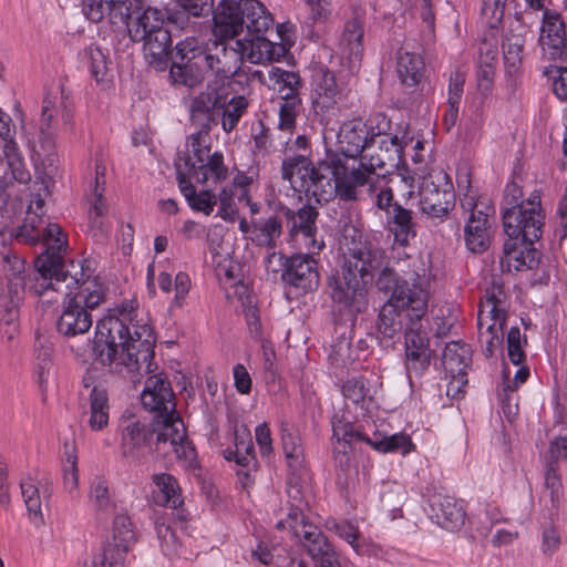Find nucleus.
I'll return each instance as SVG.
<instances>
[{"label":"nucleus","instance_id":"f257e3e1","mask_svg":"<svg viewBox=\"0 0 567 567\" xmlns=\"http://www.w3.org/2000/svg\"><path fill=\"white\" fill-rule=\"evenodd\" d=\"M390 121L377 114L368 122L351 120L341 124L337 134V150L315 166L297 155L282 162L281 176L298 193L328 202L338 195L344 200H358L362 188L377 187L399 164L403 145L399 137L389 135Z\"/></svg>","mask_w":567,"mask_h":567},{"label":"nucleus","instance_id":"f03ea898","mask_svg":"<svg viewBox=\"0 0 567 567\" xmlns=\"http://www.w3.org/2000/svg\"><path fill=\"white\" fill-rule=\"evenodd\" d=\"M90 278L91 272L84 268L83 261H65L54 254L39 259L32 289L45 297L47 302L56 301L51 293L63 297L56 329L65 337L87 333L93 323L90 311L104 301L103 286Z\"/></svg>","mask_w":567,"mask_h":567},{"label":"nucleus","instance_id":"7ed1b4c3","mask_svg":"<svg viewBox=\"0 0 567 567\" xmlns=\"http://www.w3.org/2000/svg\"><path fill=\"white\" fill-rule=\"evenodd\" d=\"M429 270L423 260L409 258L384 266L375 286L391 293L379 312L377 330L382 339L391 340L408 326H419L427 309Z\"/></svg>","mask_w":567,"mask_h":567},{"label":"nucleus","instance_id":"20e7f679","mask_svg":"<svg viewBox=\"0 0 567 567\" xmlns=\"http://www.w3.org/2000/svg\"><path fill=\"white\" fill-rule=\"evenodd\" d=\"M96 323L94 352L104 365H124L138 370L141 362L153 357V330L134 301L118 306Z\"/></svg>","mask_w":567,"mask_h":567},{"label":"nucleus","instance_id":"39448f33","mask_svg":"<svg viewBox=\"0 0 567 567\" xmlns=\"http://www.w3.org/2000/svg\"><path fill=\"white\" fill-rule=\"evenodd\" d=\"M341 223L339 244L344 261L341 274L329 279L330 296L344 308L361 311L367 303V286L373 279V272L384 268L385 255L351 218Z\"/></svg>","mask_w":567,"mask_h":567},{"label":"nucleus","instance_id":"423d86ee","mask_svg":"<svg viewBox=\"0 0 567 567\" xmlns=\"http://www.w3.org/2000/svg\"><path fill=\"white\" fill-rule=\"evenodd\" d=\"M513 192L512 207L503 213V225L508 239L504 243V257L502 267L516 271L524 267L532 269L537 264V251L533 244L542 236L545 215L540 206V197L533 194L527 200L517 203L520 190L512 185L507 188Z\"/></svg>","mask_w":567,"mask_h":567},{"label":"nucleus","instance_id":"0eeeda50","mask_svg":"<svg viewBox=\"0 0 567 567\" xmlns=\"http://www.w3.org/2000/svg\"><path fill=\"white\" fill-rule=\"evenodd\" d=\"M195 130L187 137L185 150L178 153L175 161L177 178H193L207 186L224 183L229 177V169L225 165L223 153L212 152V130Z\"/></svg>","mask_w":567,"mask_h":567},{"label":"nucleus","instance_id":"6e6552de","mask_svg":"<svg viewBox=\"0 0 567 567\" xmlns=\"http://www.w3.org/2000/svg\"><path fill=\"white\" fill-rule=\"evenodd\" d=\"M4 234L0 233V258L3 268V277L0 278V307L4 315L2 321L9 327V339H12L17 330L16 319L18 307L23 299L25 288V262L12 249L4 245Z\"/></svg>","mask_w":567,"mask_h":567},{"label":"nucleus","instance_id":"1a4fd4ad","mask_svg":"<svg viewBox=\"0 0 567 567\" xmlns=\"http://www.w3.org/2000/svg\"><path fill=\"white\" fill-rule=\"evenodd\" d=\"M247 75L216 78L208 82L205 90L194 96L189 103V120L195 128L212 130L216 125L215 111L230 100V95H240L237 86L248 83ZM244 90V87H241Z\"/></svg>","mask_w":567,"mask_h":567},{"label":"nucleus","instance_id":"9d476101","mask_svg":"<svg viewBox=\"0 0 567 567\" xmlns=\"http://www.w3.org/2000/svg\"><path fill=\"white\" fill-rule=\"evenodd\" d=\"M332 437L336 440L334 458L340 466H347L349 463V450L353 442L363 441L380 452H401L408 454L413 444L410 436L398 433L390 436L373 439L365 436L361 431L354 427L350 422H343L334 416L332 419Z\"/></svg>","mask_w":567,"mask_h":567},{"label":"nucleus","instance_id":"9b49d317","mask_svg":"<svg viewBox=\"0 0 567 567\" xmlns=\"http://www.w3.org/2000/svg\"><path fill=\"white\" fill-rule=\"evenodd\" d=\"M502 295L501 290L498 293L487 291L485 299L480 303L478 340L487 358H491L496 349L502 348L504 341L506 311Z\"/></svg>","mask_w":567,"mask_h":567},{"label":"nucleus","instance_id":"f8f14e48","mask_svg":"<svg viewBox=\"0 0 567 567\" xmlns=\"http://www.w3.org/2000/svg\"><path fill=\"white\" fill-rule=\"evenodd\" d=\"M420 207L431 219L442 220L453 209L455 194L449 175L443 169H432L420 187Z\"/></svg>","mask_w":567,"mask_h":567},{"label":"nucleus","instance_id":"ddd939ff","mask_svg":"<svg viewBox=\"0 0 567 567\" xmlns=\"http://www.w3.org/2000/svg\"><path fill=\"white\" fill-rule=\"evenodd\" d=\"M461 207L468 213L464 228L466 247L473 252L481 254L491 244L492 233L488 217L494 209L485 203L477 202L474 194H465L461 198Z\"/></svg>","mask_w":567,"mask_h":567},{"label":"nucleus","instance_id":"4468645a","mask_svg":"<svg viewBox=\"0 0 567 567\" xmlns=\"http://www.w3.org/2000/svg\"><path fill=\"white\" fill-rule=\"evenodd\" d=\"M155 433L154 453L161 456L173 453L176 458L187 463L196 458L195 449L187 440L185 426L179 416L158 422Z\"/></svg>","mask_w":567,"mask_h":567},{"label":"nucleus","instance_id":"2eb2a0df","mask_svg":"<svg viewBox=\"0 0 567 567\" xmlns=\"http://www.w3.org/2000/svg\"><path fill=\"white\" fill-rule=\"evenodd\" d=\"M43 223L42 216L35 213H27L24 223L19 227L16 238L27 244H37L41 238L47 245L44 254L38 257L35 266L38 267L39 259L45 255H58L62 260L61 251L66 246V237L62 233V228L58 224H48L44 230L40 229Z\"/></svg>","mask_w":567,"mask_h":567},{"label":"nucleus","instance_id":"dca6fc26","mask_svg":"<svg viewBox=\"0 0 567 567\" xmlns=\"http://www.w3.org/2000/svg\"><path fill=\"white\" fill-rule=\"evenodd\" d=\"M84 13L93 22L107 19L115 27H126L142 10L141 0H83Z\"/></svg>","mask_w":567,"mask_h":567},{"label":"nucleus","instance_id":"f3484780","mask_svg":"<svg viewBox=\"0 0 567 567\" xmlns=\"http://www.w3.org/2000/svg\"><path fill=\"white\" fill-rule=\"evenodd\" d=\"M155 434V429H151L140 421L127 422L122 430V455L130 462H143L154 453Z\"/></svg>","mask_w":567,"mask_h":567},{"label":"nucleus","instance_id":"a211bd4d","mask_svg":"<svg viewBox=\"0 0 567 567\" xmlns=\"http://www.w3.org/2000/svg\"><path fill=\"white\" fill-rule=\"evenodd\" d=\"M141 401L145 409L157 413L159 422L178 416L171 384L162 375L147 378Z\"/></svg>","mask_w":567,"mask_h":567},{"label":"nucleus","instance_id":"6ab92c4d","mask_svg":"<svg viewBox=\"0 0 567 567\" xmlns=\"http://www.w3.org/2000/svg\"><path fill=\"white\" fill-rule=\"evenodd\" d=\"M282 280L302 292H310L319 286L318 262L310 254H296L287 258Z\"/></svg>","mask_w":567,"mask_h":567},{"label":"nucleus","instance_id":"aec40b11","mask_svg":"<svg viewBox=\"0 0 567 567\" xmlns=\"http://www.w3.org/2000/svg\"><path fill=\"white\" fill-rule=\"evenodd\" d=\"M472 360L470 346L460 341H453L446 344L443 352V365L451 381L447 385V395L452 393L455 396L467 383V368Z\"/></svg>","mask_w":567,"mask_h":567},{"label":"nucleus","instance_id":"412c9836","mask_svg":"<svg viewBox=\"0 0 567 567\" xmlns=\"http://www.w3.org/2000/svg\"><path fill=\"white\" fill-rule=\"evenodd\" d=\"M405 367L409 377L412 374L422 375L429 369L432 358L429 338L422 330V323L419 326H408L405 331Z\"/></svg>","mask_w":567,"mask_h":567},{"label":"nucleus","instance_id":"4be33fe9","mask_svg":"<svg viewBox=\"0 0 567 567\" xmlns=\"http://www.w3.org/2000/svg\"><path fill=\"white\" fill-rule=\"evenodd\" d=\"M243 60L255 64L279 61L287 53L284 44L272 42L261 34L250 33L236 41Z\"/></svg>","mask_w":567,"mask_h":567},{"label":"nucleus","instance_id":"5701e85b","mask_svg":"<svg viewBox=\"0 0 567 567\" xmlns=\"http://www.w3.org/2000/svg\"><path fill=\"white\" fill-rule=\"evenodd\" d=\"M431 518L447 530H458L465 523L466 513L462 502L455 497L435 492L429 499Z\"/></svg>","mask_w":567,"mask_h":567},{"label":"nucleus","instance_id":"b1692460","mask_svg":"<svg viewBox=\"0 0 567 567\" xmlns=\"http://www.w3.org/2000/svg\"><path fill=\"white\" fill-rule=\"evenodd\" d=\"M204 61L206 68L215 72L216 78L245 75L239 72L243 55L237 45L234 48L215 42L214 48L206 52Z\"/></svg>","mask_w":567,"mask_h":567},{"label":"nucleus","instance_id":"393cba45","mask_svg":"<svg viewBox=\"0 0 567 567\" xmlns=\"http://www.w3.org/2000/svg\"><path fill=\"white\" fill-rule=\"evenodd\" d=\"M538 42L544 54H548L550 60L561 56L566 45V29L558 13L548 10L544 12Z\"/></svg>","mask_w":567,"mask_h":567},{"label":"nucleus","instance_id":"a878e982","mask_svg":"<svg viewBox=\"0 0 567 567\" xmlns=\"http://www.w3.org/2000/svg\"><path fill=\"white\" fill-rule=\"evenodd\" d=\"M364 11L355 9L346 22L339 47L350 63L359 62L363 55Z\"/></svg>","mask_w":567,"mask_h":567},{"label":"nucleus","instance_id":"bb28decb","mask_svg":"<svg viewBox=\"0 0 567 567\" xmlns=\"http://www.w3.org/2000/svg\"><path fill=\"white\" fill-rule=\"evenodd\" d=\"M239 0H223L214 11L215 31L220 38L234 39L245 32Z\"/></svg>","mask_w":567,"mask_h":567},{"label":"nucleus","instance_id":"cd10ccee","mask_svg":"<svg viewBox=\"0 0 567 567\" xmlns=\"http://www.w3.org/2000/svg\"><path fill=\"white\" fill-rule=\"evenodd\" d=\"M342 99V90L330 71L318 74L312 93V106L318 115H324L336 107Z\"/></svg>","mask_w":567,"mask_h":567},{"label":"nucleus","instance_id":"c85d7f7f","mask_svg":"<svg viewBox=\"0 0 567 567\" xmlns=\"http://www.w3.org/2000/svg\"><path fill=\"white\" fill-rule=\"evenodd\" d=\"M287 219L290 223V234H302L306 238V246L312 250L320 251L323 241L316 239L318 212L313 206L305 205L297 212L287 210Z\"/></svg>","mask_w":567,"mask_h":567},{"label":"nucleus","instance_id":"c756f323","mask_svg":"<svg viewBox=\"0 0 567 567\" xmlns=\"http://www.w3.org/2000/svg\"><path fill=\"white\" fill-rule=\"evenodd\" d=\"M254 76H258L270 90L277 92L281 100L299 99L301 79L297 72L272 66L268 73V80H265L260 71H255Z\"/></svg>","mask_w":567,"mask_h":567},{"label":"nucleus","instance_id":"7c9ffc66","mask_svg":"<svg viewBox=\"0 0 567 567\" xmlns=\"http://www.w3.org/2000/svg\"><path fill=\"white\" fill-rule=\"evenodd\" d=\"M143 53L147 63L155 70H163L167 63L172 38L166 28L157 30V32L142 39Z\"/></svg>","mask_w":567,"mask_h":567},{"label":"nucleus","instance_id":"2f4dec72","mask_svg":"<svg viewBox=\"0 0 567 567\" xmlns=\"http://www.w3.org/2000/svg\"><path fill=\"white\" fill-rule=\"evenodd\" d=\"M246 34H262L274 24V18L258 0H239Z\"/></svg>","mask_w":567,"mask_h":567},{"label":"nucleus","instance_id":"473e14b6","mask_svg":"<svg viewBox=\"0 0 567 567\" xmlns=\"http://www.w3.org/2000/svg\"><path fill=\"white\" fill-rule=\"evenodd\" d=\"M164 14L155 8L142 9L135 13L134 18L126 25L130 38L135 42H141L147 35L165 28Z\"/></svg>","mask_w":567,"mask_h":567},{"label":"nucleus","instance_id":"72a5a7b5","mask_svg":"<svg viewBox=\"0 0 567 567\" xmlns=\"http://www.w3.org/2000/svg\"><path fill=\"white\" fill-rule=\"evenodd\" d=\"M300 532L301 536L298 538L316 564L338 555L332 544L318 526H308Z\"/></svg>","mask_w":567,"mask_h":567},{"label":"nucleus","instance_id":"f704fd0d","mask_svg":"<svg viewBox=\"0 0 567 567\" xmlns=\"http://www.w3.org/2000/svg\"><path fill=\"white\" fill-rule=\"evenodd\" d=\"M41 488L42 493L45 495L48 489L30 476L22 478L20 482L21 495L28 511L29 520L35 527L44 525Z\"/></svg>","mask_w":567,"mask_h":567},{"label":"nucleus","instance_id":"c9c22d12","mask_svg":"<svg viewBox=\"0 0 567 567\" xmlns=\"http://www.w3.org/2000/svg\"><path fill=\"white\" fill-rule=\"evenodd\" d=\"M214 0H176V8L167 10V20L184 27L189 17H207L212 13Z\"/></svg>","mask_w":567,"mask_h":567},{"label":"nucleus","instance_id":"e433bc0d","mask_svg":"<svg viewBox=\"0 0 567 567\" xmlns=\"http://www.w3.org/2000/svg\"><path fill=\"white\" fill-rule=\"evenodd\" d=\"M205 61H175L169 71L172 81L188 87H196L204 81Z\"/></svg>","mask_w":567,"mask_h":567},{"label":"nucleus","instance_id":"4c0bfd02","mask_svg":"<svg viewBox=\"0 0 567 567\" xmlns=\"http://www.w3.org/2000/svg\"><path fill=\"white\" fill-rule=\"evenodd\" d=\"M153 483L157 487L156 503L166 507L177 508L183 503L181 487L177 480L167 473L153 475Z\"/></svg>","mask_w":567,"mask_h":567},{"label":"nucleus","instance_id":"58836bf2","mask_svg":"<svg viewBox=\"0 0 567 567\" xmlns=\"http://www.w3.org/2000/svg\"><path fill=\"white\" fill-rule=\"evenodd\" d=\"M424 71L422 58L413 52L400 51L398 55L396 72L401 82L408 86L420 83Z\"/></svg>","mask_w":567,"mask_h":567},{"label":"nucleus","instance_id":"ea45409f","mask_svg":"<svg viewBox=\"0 0 567 567\" xmlns=\"http://www.w3.org/2000/svg\"><path fill=\"white\" fill-rule=\"evenodd\" d=\"M181 193L186 198L192 209L210 215L217 203V197L212 190H202L196 193L195 186L186 177L177 178Z\"/></svg>","mask_w":567,"mask_h":567},{"label":"nucleus","instance_id":"a19ab883","mask_svg":"<svg viewBox=\"0 0 567 567\" xmlns=\"http://www.w3.org/2000/svg\"><path fill=\"white\" fill-rule=\"evenodd\" d=\"M281 446L288 462V466L292 470H299L303 465V447L301 439L288 422L281 423Z\"/></svg>","mask_w":567,"mask_h":567},{"label":"nucleus","instance_id":"79ce46f5","mask_svg":"<svg viewBox=\"0 0 567 567\" xmlns=\"http://www.w3.org/2000/svg\"><path fill=\"white\" fill-rule=\"evenodd\" d=\"M109 424V398L104 389L94 386L90 393L89 425L93 431H101Z\"/></svg>","mask_w":567,"mask_h":567},{"label":"nucleus","instance_id":"37998d69","mask_svg":"<svg viewBox=\"0 0 567 567\" xmlns=\"http://www.w3.org/2000/svg\"><path fill=\"white\" fill-rule=\"evenodd\" d=\"M235 450H226L224 456L235 461L240 466H249L255 461L254 444L250 433L246 430H236L234 433Z\"/></svg>","mask_w":567,"mask_h":567},{"label":"nucleus","instance_id":"c03bdc74","mask_svg":"<svg viewBox=\"0 0 567 567\" xmlns=\"http://www.w3.org/2000/svg\"><path fill=\"white\" fill-rule=\"evenodd\" d=\"M389 215L391 216L389 225L395 241L405 246L410 236H414L411 212L395 204L393 212Z\"/></svg>","mask_w":567,"mask_h":567},{"label":"nucleus","instance_id":"a18cd8bd","mask_svg":"<svg viewBox=\"0 0 567 567\" xmlns=\"http://www.w3.org/2000/svg\"><path fill=\"white\" fill-rule=\"evenodd\" d=\"M282 234L281 221L276 216H271L254 226L252 241L260 247L274 249L277 240Z\"/></svg>","mask_w":567,"mask_h":567},{"label":"nucleus","instance_id":"49530a36","mask_svg":"<svg viewBox=\"0 0 567 567\" xmlns=\"http://www.w3.org/2000/svg\"><path fill=\"white\" fill-rule=\"evenodd\" d=\"M3 157L14 181L21 184H27L31 181V173L27 167L17 142H9V144L3 145Z\"/></svg>","mask_w":567,"mask_h":567},{"label":"nucleus","instance_id":"de8ad7c7","mask_svg":"<svg viewBox=\"0 0 567 567\" xmlns=\"http://www.w3.org/2000/svg\"><path fill=\"white\" fill-rule=\"evenodd\" d=\"M89 503L97 513L111 512L113 502L110 494L107 480L102 475L92 478L89 491Z\"/></svg>","mask_w":567,"mask_h":567},{"label":"nucleus","instance_id":"09e8293b","mask_svg":"<svg viewBox=\"0 0 567 567\" xmlns=\"http://www.w3.org/2000/svg\"><path fill=\"white\" fill-rule=\"evenodd\" d=\"M248 100L243 95H234L230 100L220 106L221 111V128L226 133L233 132L243 115L247 112Z\"/></svg>","mask_w":567,"mask_h":567},{"label":"nucleus","instance_id":"8fccbe9b","mask_svg":"<svg viewBox=\"0 0 567 567\" xmlns=\"http://www.w3.org/2000/svg\"><path fill=\"white\" fill-rule=\"evenodd\" d=\"M524 44L525 39L522 33L511 30L504 35L502 44L504 60L505 64L513 71H516L522 63Z\"/></svg>","mask_w":567,"mask_h":567},{"label":"nucleus","instance_id":"3c124183","mask_svg":"<svg viewBox=\"0 0 567 567\" xmlns=\"http://www.w3.org/2000/svg\"><path fill=\"white\" fill-rule=\"evenodd\" d=\"M333 529L339 537L344 539L353 548L358 555L363 556L377 554L373 553V546L371 544L360 540L359 528L355 525L349 522L334 523Z\"/></svg>","mask_w":567,"mask_h":567},{"label":"nucleus","instance_id":"603ef678","mask_svg":"<svg viewBox=\"0 0 567 567\" xmlns=\"http://www.w3.org/2000/svg\"><path fill=\"white\" fill-rule=\"evenodd\" d=\"M342 394L347 400L351 401L355 405H360L361 409H365L367 403L372 400L370 389L367 386V382L362 378H353L346 381L342 385Z\"/></svg>","mask_w":567,"mask_h":567},{"label":"nucleus","instance_id":"864d4df0","mask_svg":"<svg viewBox=\"0 0 567 567\" xmlns=\"http://www.w3.org/2000/svg\"><path fill=\"white\" fill-rule=\"evenodd\" d=\"M175 50L177 61H204L207 52L204 42L195 37H188L179 41Z\"/></svg>","mask_w":567,"mask_h":567},{"label":"nucleus","instance_id":"5fc2aeb1","mask_svg":"<svg viewBox=\"0 0 567 567\" xmlns=\"http://www.w3.org/2000/svg\"><path fill=\"white\" fill-rule=\"evenodd\" d=\"M64 107V101L61 94L50 93L43 100L42 114H41V132L44 134V130H49L52 125L54 116L61 109Z\"/></svg>","mask_w":567,"mask_h":567},{"label":"nucleus","instance_id":"6e6d98bb","mask_svg":"<svg viewBox=\"0 0 567 567\" xmlns=\"http://www.w3.org/2000/svg\"><path fill=\"white\" fill-rule=\"evenodd\" d=\"M507 0H482V17L489 28H497L503 20Z\"/></svg>","mask_w":567,"mask_h":567},{"label":"nucleus","instance_id":"4d7b16f0","mask_svg":"<svg viewBox=\"0 0 567 567\" xmlns=\"http://www.w3.org/2000/svg\"><path fill=\"white\" fill-rule=\"evenodd\" d=\"M92 75L97 82L104 81L109 71V62L105 53L97 47L86 50Z\"/></svg>","mask_w":567,"mask_h":567},{"label":"nucleus","instance_id":"13d9d810","mask_svg":"<svg viewBox=\"0 0 567 567\" xmlns=\"http://www.w3.org/2000/svg\"><path fill=\"white\" fill-rule=\"evenodd\" d=\"M300 99L282 100L279 104V124L281 131L291 132L296 125L297 111Z\"/></svg>","mask_w":567,"mask_h":567},{"label":"nucleus","instance_id":"bf43d9fd","mask_svg":"<svg viewBox=\"0 0 567 567\" xmlns=\"http://www.w3.org/2000/svg\"><path fill=\"white\" fill-rule=\"evenodd\" d=\"M523 344H526V337L522 336L518 327L511 328L507 334V350L508 357L515 365H519L525 359Z\"/></svg>","mask_w":567,"mask_h":567},{"label":"nucleus","instance_id":"052dcab7","mask_svg":"<svg viewBox=\"0 0 567 567\" xmlns=\"http://www.w3.org/2000/svg\"><path fill=\"white\" fill-rule=\"evenodd\" d=\"M114 525V538H120V543H116L114 546L110 545L112 548H114V555H117V553L126 554L127 545H124V542H128L133 537V533L131 530V523L130 518L125 515H117L114 518L113 522Z\"/></svg>","mask_w":567,"mask_h":567},{"label":"nucleus","instance_id":"680f3d73","mask_svg":"<svg viewBox=\"0 0 567 567\" xmlns=\"http://www.w3.org/2000/svg\"><path fill=\"white\" fill-rule=\"evenodd\" d=\"M156 532L163 553L168 557L176 555L179 548V540L172 527L164 523H157Z\"/></svg>","mask_w":567,"mask_h":567},{"label":"nucleus","instance_id":"e2e57ef3","mask_svg":"<svg viewBox=\"0 0 567 567\" xmlns=\"http://www.w3.org/2000/svg\"><path fill=\"white\" fill-rule=\"evenodd\" d=\"M386 177H388V175L384 177V179L382 182L378 183L377 187L370 188L369 185H365L362 188V190L359 195V198L361 197V195L364 192L368 194H371L373 192L379 190V193L377 194V199H375L377 206L380 209L385 210L388 214H391L393 212V206H394L392 204L393 194L389 187H384V185L386 184Z\"/></svg>","mask_w":567,"mask_h":567},{"label":"nucleus","instance_id":"0e129e2a","mask_svg":"<svg viewBox=\"0 0 567 567\" xmlns=\"http://www.w3.org/2000/svg\"><path fill=\"white\" fill-rule=\"evenodd\" d=\"M63 484L69 493H73L79 486L78 457L72 451L66 452L63 466Z\"/></svg>","mask_w":567,"mask_h":567},{"label":"nucleus","instance_id":"69168bd1","mask_svg":"<svg viewBox=\"0 0 567 567\" xmlns=\"http://www.w3.org/2000/svg\"><path fill=\"white\" fill-rule=\"evenodd\" d=\"M216 197L219 202L218 216L224 220L234 221L237 217V209L233 199L231 189L224 187Z\"/></svg>","mask_w":567,"mask_h":567},{"label":"nucleus","instance_id":"338daca9","mask_svg":"<svg viewBox=\"0 0 567 567\" xmlns=\"http://www.w3.org/2000/svg\"><path fill=\"white\" fill-rule=\"evenodd\" d=\"M545 486L547 489L550 491V501L555 506L559 501L563 485L558 470L553 463L547 464V470L545 474Z\"/></svg>","mask_w":567,"mask_h":567},{"label":"nucleus","instance_id":"774afa93","mask_svg":"<svg viewBox=\"0 0 567 567\" xmlns=\"http://www.w3.org/2000/svg\"><path fill=\"white\" fill-rule=\"evenodd\" d=\"M122 561L123 553L118 551L117 555H114V548L107 546L102 554L84 561L82 567H105L106 564L109 566H115Z\"/></svg>","mask_w":567,"mask_h":567}]
</instances>
